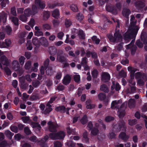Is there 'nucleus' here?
<instances>
[{
    "instance_id": "nucleus-46",
    "label": "nucleus",
    "mask_w": 147,
    "mask_h": 147,
    "mask_svg": "<svg viewBox=\"0 0 147 147\" xmlns=\"http://www.w3.org/2000/svg\"><path fill=\"white\" fill-rule=\"evenodd\" d=\"M114 117L108 115L106 117L105 119V121L107 122H109L114 120Z\"/></svg>"
},
{
    "instance_id": "nucleus-49",
    "label": "nucleus",
    "mask_w": 147,
    "mask_h": 147,
    "mask_svg": "<svg viewBox=\"0 0 147 147\" xmlns=\"http://www.w3.org/2000/svg\"><path fill=\"white\" fill-rule=\"evenodd\" d=\"M42 28L44 30H49L51 29V26L48 24H43Z\"/></svg>"
},
{
    "instance_id": "nucleus-24",
    "label": "nucleus",
    "mask_w": 147,
    "mask_h": 147,
    "mask_svg": "<svg viewBox=\"0 0 147 147\" xmlns=\"http://www.w3.org/2000/svg\"><path fill=\"white\" fill-rule=\"evenodd\" d=\"M140 37L141 40L144 44L145 45L147 44V36L145 32L142 33Z\"/></svg>"
},
{
    "instance_id": "nucleus-32",
    "label": "nucleus",
    "mask_w": 147,
    "mask_h": 147,
    "mask_svg": "<svg viewBox=\"0 0 147 147\" xmlns=\"http://www.w3.org/2000/svg\"><path fill=\"white\" fill-rule=\"evenodd\" d=\"M78 35L80 39H85V34L82 30L80 29L79 30Z\"/></svg>"
},
{
    "instance_id": "nucleus-36",
    "label": "nucleus",
    "mask_w": 147,
    "mask_h": 147,
    "mask_svg": "<svg viewBox=\"0 0 147 147\" xmlns=\"http://www.w3.org/2000/svg\"><path fill=\"white\" fill-rule=\"evenodd\" d=\"M91 133L93 136H96L98 133L99 130L96 127H94L91 130Z\"/></svg>"
},
{
    "instance_id": "nucleus-22",
    "label": "nucleus",
    "mask_w": 147,
    "mask_h": 147,
    "mask_svg": "<svg viewBox=\"0 0 147 147\" xmlns=\"http://www.w3.org/2000/svg\"><path fill=\"white\" fill-rule=\"evenodd\" d=\"M39 45H40L45 46H47L48 45L47 39L45 37L40 38L39 40Z\"/></svg>"
},
{
    "instance_id": "nucleus-55",
    "label": "nucleus",
    "mask_w": 147,
    "mask_h": 147,
    "mask_svg": "<svg viewBox=\"0 0 147 147\" xmlns=\"http://www.w3.org/2000/svg\"><path fill=\"white\" fill-rule=\"evenodd\" d=\"M4 70L6 74L8 76H11V70L7 67H5L4 68Z\"/></svg>"
},
{
    "instance_id": "nucleus-2",
    "label": "nucleus",
    "mask_w": 147,
    "mask_h": 147,
    "mask_svg": "<svg viewBox=\"0 0 147 147\" xmlns=\"http://www.w3.org/2000/svg\"><path fill=\"white\" fill-rule=\"evenodd\" d=\"M113 130L116 132H118L121 130L125 131L126 127L125 123L123 120H120L119 123L115 125L113 127Z\"/></svg>"
},
{
    "instance_id": "nucleus-51",
    "label": "nucleus",
    "mask_w": 147,
    "mask_h": 147,
    "mask_svg": "<svg viewBox=\"0 0 147 147\" xmlns=\"http://www.w3.org/2000/svg\"><path fill=\"white\" fill-rule=\"evenodd\" d=\"M74 80L75 82L77 83H79L80 81V76L79 75H75L74 76Z\"/></svg>"
},
{
    "instance_id": "nucleus-16",
    "label": "nucleus",
    "mask_w": 147,
    "mask_h": 147,
    "mask_svg": "<svg viewBox=\"0 0 147 147\" xmlns=\"http://www.w3.org/2000/svg\"><path fill=\"white\" fill-rule=\"evenodd\" d=\"M128 29L135 32L136 33H137L139 28L136 25V23L135 22H132L131 23Z\"/></svg>"
},
{
    "instance_id": "nucleus-10",
    "label": "nucleus",
    "mask_w": 147,
    "mask_h": 147,
    "mask_svg": "<svg viewBox=\"0 0 147 147\" xmlns=\"http://www.w3.org/2000/svg\"><path fill=\"white\" fill-rule=\"evenodd\" d=\"M111 76L107 72H103L101 75V80L104 83L108 82L110 79Z\"/></svg>"
},
{
    "instance_id": "nucleus-59",
    "label": "nucleus",
    "mask_w": 147,
    "mask_h": 147,
    "mask_svg": "<svg viewBox=\"0 0 147 147\" xmlns=\"http://www.w3.org/2000/svg\"><path fill=\"white\" fill-rule=\"evenodd\" d=\"M24 132L27 135H29L31 134V131L28 127H26L24 128Z\"/></svg>"
},
{
    "instance_id": "nucleus-53",
    "label": "nucleus",
    "mask_w": 147,
    "mask_h": 147,
    "mask_svg": "<svg viewBox=\"0 0 147 147\" xmlns=\"http://www.w3.org/2000/svg\"><path fill=\"white\" fill-rule=\"evenodd\" d=\"M76 18L79 21H81L84 18V16L82 14L78 13L76 15Z\"/></svg>"
},
{
    "instance_id": "nucleus-11",
    "label": "nucleus",
    "mask_w": 147,
    "mask_h": 147,
    "mask_svg": "<svg viewBox=\"0 0 147 147\" xmlns=\"http://www.w3.org/2000/svg\"><path fill=\"white\" fill-rule=\"evenodd\" d=\"M48 139L49 136L47 135H46L44 136L43 138L38 140L37 142V144L42 147H45L46 146V141Z\"/></svg>"
},
{
    "instance_id": "nucleus-30",
    "label": "nucleus",
    "mask_w": 147,
    "mask_h": 147,
    "mask_svg": "<svg viewBox=\"0 0 147 147\" xmlns=\"http://www.w3.org/2000/svg\"><path fill=\"white\" fill-rule=\"evenodd\" d=\"M24 13L26 16L29 17L30 15H32V13L30 8H27L24 11Z\"/></svg>"
},
{
    "instance_id": "nucleus-26",
    "label": "nucleus",
    "mask_w": 147,
    "mask_h": 147,
    "mask_svg": "<svg viewBox=\"0 0 147 147\" xmlns=\"http://www.w3.org/2000/svg\"><path fill=\"white\" fill-rule=\"evenodd\" d=\"M81 123L83 125L86 124L88 122L87 116L85 114L83 115L82 118L80 120Z\"/></svg>"
},
{
    "instance_id": "nucleus-25",
    "label": "nucleus",
    "mask_w": 147,
    "mask_h": 147,
    "mask_svg": "<svg viewBox=\"0 0 147 147\" xmlns=\"http://www.w3.org/2000/svg\"><path fill=\"white\" fill-rule=\"evenodd\" d=\"M43 14V19L44 20H47L49 19L51 15V13L49 11H45Z\"/></svg>"
},
{
    "instance_id": "nucleus-34",
    "label": "nucleus",
    "mask_w": 147,
    "mask_h": 147,
    "mask_svg": "<svg viewBox=\"0 0 147 147\" xmlns=\"http://www.w3.org/2000/svg\"><path fill=\"white\" fill-rule=\"evenodd\" d=\"M100 90L105 92L108 93L109 92V90L105 84H102L100 86Z\"/></svg>"
},
{
    "instance_id": "nucleus-35",
    "label": "nucleus",
    "mask_w": 147,
    "mask_h": 147,
    "mask_svg": "<svg viewBox=\"0 0 147 147\" xmlns=\"http://www.w3.org/2000/svg\"><path fill=\"white\" fill-rule=\"evenodd\" d=\"M136 5L137 8L139 9H141L143 8L145 6V4L142 1H139L136 3Z\"/></svg>"
},
{
    "instance_id": "nucleus-58",
    "label": "nucleus",
    "mask_w": 147,
    "mask_h": 147,
    "mask_svg": "<svg viewBox=\"0 0 147 147\" xmlns=\"http://www.w3.org/2000/svg\"><path fill=\"white\" fill-rule=\"evenodd\" d=\"M27 16H26L25 15H21L20 16L19 19L21 21L25 22L27 21Z\"/></svg>"
},
{
    "instance_id": "nucleus-12",
    "label": "nucleus",
    "mask_w": 147,
    "mask_h": 147,
    "mask_svg": "<svg viewBox=\"0 0 147 147\" xmlns=\"http://www.w3.org/2000/svg\"><path fill=\"white\" fill-rule=\"evenodd\" d=\"M86 56L88 58H89L91 56L92 58L94 60L98 58L97 53L94 51H86Z\"/></svg>"
},
{
    "instance_id": "nucleus-6",
    "label": "nucleus",
    "mask_w": 147,
    "mask_h": 147,
    "mask_svg": "<svg viewBox=\"0 0 147 147\" xmlns=\"http://www.w3.org/2000/svg\"><path fill=\"white\" fill-rule=\"evenodd\" d=\"M48 128L49 131L53 133L57 131V128L59 127L57 123L53 122L52 121H49L47 123Z\"/></svg>"
},
{
    "instance_id": "nucleus-1",
    "label": "nucleus",
    "mask_w": 147,
    "mask_h": 147,
    "mask_svg": "<svg viewBox=\"0 0 147 147\" xmlns=\"http://www.w3.org/2000/svg\"><path fill=\"white\" fill-rule=\"evenodd\" d=\"M52 51L50 53V54L55 55L57 53V57L56 60L59 62L63 63L64 62H67V59L65 57L63 52L61 50L57 51L56 48H53L52 49Z\"/></svg>"
},
{
    "instance_id": "nucleus-20",
    "label": "nucleus",
    "mask_w": 147,
    "mask_h": 147,
    "mask_svg": "<svg viewBox=\"0 0 147 147\" xmlns=\"http://www.w3.org/2000/svg\"><path fill=\"white\" fill-rule=\"evenodd\" d=\"M35 3L39 8L41 9H44L45 7V4L41 0H35Z\"/></svg>"
},
{
    "instance_id": "nucleus-33",
    "label": "nucleus",
    "mask_w": 147,
    "mask_h": 147,
    "mask_svg": "<svg viewBox=\"0 0 147 147\" xmlns=\"http://www.w3.org/2000/svg\"><path fill=\"white\" fill-rule=\"evenodd\" d=\"M11 19L12 22L16 26H18V19L17 17H11Z\"/></svg>"
},
{
    "instance_id": "nucleus-19",
    "label": "nucleus",
    "mask_w": 147,
    "mask_h": 147,
    "mask_svg": "<svg viewBox=\"0 0 147 147\" xmlns=\"http://www.w3.org/2000/svg\"><path fill=\"white\" fill-rule=\"evenodd\" d=\"M121 88V86L117 82L115 84L114 82H112V85L111 87L112 90H113L115 89L116 91H119L120 90Z\"/></svg>"
},
{
    "instance_id": "nucleus-61",
    "label": "nucleus",
    "mask_w": 147,
    "mask_h": 147,
    "mask_svg": "<svg viewBox=\"0 0 147 147\" xmlns=\"http://www.w3.org/2000/svg\"><path fill=\"white\" fill-rule=\"evenodd\" d=\"M31 62L30 61H27L25 63L24 67L26 69H29L31 66Z\"/></svg>"
},
{
    "instance_id": "nucleus-23",
    "label": "nucleus",
    "mask_w": 147,
    "mask_h": 147,
    "mask_svg": "<svg viewBox=\"0 0 147 147\" xmlns=\"http://www.w3.org/2000/svg\"><path fill=\"white\" fill-rule=\"evenodd\" d=\"M12 67L15 71L18 70L20 69V65L17 61H14L12 63Z\"/></svg>"
},
{
    "instance_id": "nucleus-13",
    "label": "nucleus",
    "mask_w": 147,
    "mask_h": 147,
    "mask_svg": "<svg viewBox=\"0 0 147 147\" xmlns=\"http://www.w3.org/2000/svg\"><path fill=\"white\" fill-rule=\"evenodd\" d=\"M106 9L107 11L111 12L113 14H115L117 13V11L115 7L111 5H106Z\"/></svg>"
},
{
    "instance_id": "nucleus-29",
    "label": "nucleus",
    "mask_w": 147,
    "mask_h": 147,
    "mask_svg": "<svg viewBox=\"0 0 147 147\" xmlns=\"http://www.w3.org/2000/svg\"><path fill=\"white\" fill-rule=\"evenodd\" d=\"M125 111L124 109L119 108L118 111V114L120 118L123 117L125 115Z\"/></svg>"
},
{
    "instance_id": "nucleus-3",
    "label": "nucleus",
    "mask_w": 147,
    "mask_h": 147,
    "mask_svg": "<svg viewBox=\"0 0 147 147\" xmlns=\"http://www.w3.org/2000/svg\"><path fill=\"white\" fill-rule=\"evenodd\" d=\"M135 77L136 79H138V83L140 85H143L144 83V79L146 78L145 74L140 71L135 74Z\"/></svg>"
},
{
    "instance_id": "nucleus-41",
    "label": "nucleus",
    "mask_w": 147,
    "mask_h": 147,
    "mask_svg": "<svg viewBox=\"0 0 147 147\" xmlns=\"http://www.w3.org/2000/svg\"><path fill=\"white\" fill-rule=\"evenodd\" d=\"M5 30L7 34L9 35L11 34V33L12 31V29L9 26H7L5 28Z\"/></svg>"
},
{
    "instance_id": "nucleus-47",
    "label": "nucleus",
    "mask_w": 147,
    "mask_h": 147,
    "mask_svg": "<svg viewBox=\"0 0 147 147\" xmlns=\"http://www.w3.org/2000/svg\"><path fill=\"white\" fill-rule=\"evenodd\" d=\"M65 25L66 28L69 27L72 25V22L70 19H66L65 20Z\"/></svg>"
},
{
    "instance_id": "nucleus-18",
    "label": "nucleus",
    "mask_w": 147,
    "mask_h": 147,
    "mask_svg": "<svg viewBox=\"0 0 147 147\" xmlns=\"http://www.w3.org/2000/svg\"><path fill=\"white\" fill-rule=\"evenodd\" d=\"M119 138L124 141H127L129 138V137L125 132H122L119 134Z\"/></svg>"
},
{
    "instance_id": "nucleus-39",
    "label": "nucleus",
    "mask_w": 147,
    "mask_h": 147,
    "mask_svg": "<svg viewBox=\"0 0 147 147\" xmlns=\"http://www.w3.org/2000/svg\"><path fill=\"white\" fill-rule=\"evenodd\" d=\"M70 9L73 12H77L78 11V8L76 5L73 4L70 6Z\"/></svg>"
},
{
    "instance_id": "nucleus-28",
    "label": "nucleus",
    "mask_w": 147,
    "mask_h": 147,
    "mask_svg": "<svg viewBox=\"0 0 147 147\" xmlns=\"http://www.w3.org/2000/svg\"><path fill=\"white\" fill-rule=\"evenodd\" d=\"M128 105L130 109L134 108L135 106V101L134 99H130L128 101Z\"/></svg>"
},
{
    "instance_id": "nucleus-57",
    "label": "nucleus",
    "mask_w": 147,
    "mask_h": 147,
    "mask_svg": "<svg viewBox=\"0 0 147 147\" xmlns=\"http://www.w3.org/2000/svg\"><path fill=\"white\" fill-rule=\"evenodd\" d=\"M21 119L25 123H26L30 121V119L28 117H22Z\"/></svg>"
},
{
    "instance_id": "nucleus-62",
    "label": "nucleus",
    "mask_w": 147,
    "mask_h": 147,
    "mask_svg": "<svg viewBox=\"0 0 147 147\" xmlns=\"http://www.w3.org/2000/svg\"><path fill=\"white\" fill-rule=\"evenodd\" d=\"M136 45L139 48H142L143 46V44L140 40H137L136 42Z\"/></svg>"
},
{
    "instance_id": "nucleus-38",
    "label": "nucleus",
    "mask_w": 147,
    "mask_h": 147,
    "mask_svg": "<svg viewBox=\"0 0 147 147\" xmlns=\"http://www.w3.org/2000/svg\"><path fill=\"white\" fill-rule=\"evenodd\" d=\"M98 96L99 99L100 100H103L106 98V95L105 94L102 92L100 93Z\"/></svg>"
},
{
    "instance_id": "nucleus-48",
    "label": "nucleus",
    "mask_w": 147,
    "mask_h": 147,
    "mask_svg": "<svg viewBox=\"0 0 147 147\" xmlns=\"http://www.w3.org/2000/svg\"><path fill=\"white\" fill-rule=\"evenodd\" d=\"M11 130L15 133L18 132V128L17 126L15 125H11L10 127Z\"/></svg>"
},
{
    "instance_id": "nucleus-8",
    "label": "nucleus",
    "mask_w": 147,
    "mask_h": 147,
    "mask_svg": "<svg viewBox=\"0 0 147 147\" xmlns=\"http://www.w3.org/2000/svg\"><path fill=\"white\" fill-rule=\"evenodd\" d=\"M11 43V42L10 39H5V42H0V48H7L10 46Z\"/></svg>"
},
{
    "instance_id": "nucleus-5",
    "label": "nucleus",
    "mask_w": 147,
    "mask_h": 147,
    "mask_svg": "<svg viewBox=\"0 0 147 147\" xmlns=\"http://www.w3.org/2000/svg\"><path fill=\"white\" fill-rule=\"evenodd\" d=\"M50 138L53 140L63 139L65 136V133L62 131H60L54 133H50L49 135Z\"/></svg>"
},
{
    "instance_id": "nucleus-42",
    "label": "nucleus",
    "mask_w": 147,
    "mask_h": 147,
    "mask_svg": "<svg viewBox=\"0 0 147 147\" xmlns=\"http://www.w3.org/2000/svg\"><path fill=\"white\" fill-rule=\"evenodd\" d=\"M39 40L38 38L36 37H33L32 42L33 44L36 46L38 45L39 44Z\"/></svg>"
},
{
    "instance_id": "nucleus-54",
    "label": "nucleus",
    "mask_w": 147,
    "mask_h": 147,
    "mask_svg": "<svg viewBox=\"0 0 147 147\" xmlns=\"http://www.w3.org/2000/svg\"><path fill=\"white\" fill-rule=\"evenodd\" d=\"M11 14L15 16H17L16 8L14 6L11 8Z\"/></svg>"
},
{
    "instance_id": "nucleus-17",
    "label": "nucleus",
    "mask_w": 147,
    "mask_h": 147,
    "mask_svg": "<svg viewBox=\"0 0 147 147\" xmlns=\"http://www.w3.org/2000/svg\"><path fill=\"white\" fill-rule=\"evenodd\" d=\"M71 79V76L69 74H67L63 78L62 80L63 83L65 85H67L70 83Z\"/></svg>"
},
{
    "instance_id": "nucleus-56",
    "label": "nucleus",
    "mask_w": 147,
    "mask_h": 147,
    "mask_svg": "<svg viewBox=\"0 0 147 147\" xmlns=\"http://www.w3.org/2000/svg\"><path fill=\"white\" fill-rule=\"evenodd\" d=\"M83 136L86 143H88L89 142V139L88 138V133L87 132H84L83 134Z\"/></svg>"
},
{
    "instance_id": "nucleus-15",
    "label": "nucleus",
    "mask_w": 147,
    "mask_h": 147,
    "mask_svg": "<svg viewBox=\"0 0 147 147\" xmlns=\"http://www.w3.org/2000/svg\"><path fill=\"white\" fill-rule=\"evenodd\" d=\"M0 62L3 65L8 66L9 64V62L7 58L5 55L1 56L0 58Z\"/></svg>"
},
{
    "instance_id": "nucleus-21",
    "label": "nucleus",
    "mask_w": 147,
    "mask_h": 147,
    "mask_svg": "<svg viewBox=\"0 0 147 147\" xmlns=\"http://www.w3.org/2000/svg\"><path fill=\"white\" fill-rule=\"evenodd\" d=\"M131 13V11L129 9L125 7L123 9L122 14L123 16L126 18H128Z\"/></svg>"
},
{
    "instance_id": "nucleus-14",
    "label": "nucleus",
    "mask_w": 147,
    "mask_h": 147,
    "mask_svg": "<svg viewBox=\"0 0 147 147\" xmlns=\"http://www.w3.org/2000/svg\"><path fill=\"white\" fill-rule=\"evenodd\" d=\"M127 69L130 72V76L131 79V80L134 79L135 76V72L137 71H139V70L130 66L127 67Z\"/></svg>"
},
{
    "instance_id": "nucleus-44",
    "label": "nucleus",
    "mask_w": 147,
    "mask_h": 147,
    "mask_svg": "<svg viewBox=\"0 0 147 147\" xmlns=\"http://www.w3.org/2000/svg\"><path fill=\"white\" fill-rule=\"evenodd\" d=\"M37 6L34 5H33L32 6V15H34L38 12V9L36 6Z\"/></svg>"
},
{
    "instance_id": "nucleus-27",
    "label": "nucleus",
    "mask_w": 147,
    "mask_h": 147,
    "mask_svg": "<svg viewBox=\"0 0 147 147\" xmlns=\"http://www.w3.org/2000/svg\"><path fill=\"white\" fill-rule=\"evenodd\" d=\"M60 15L59 11L58 9H56L53 12L52 15L53 17L56 19H58Z\"/></svg>"
},
{
    "instance_id": "nucleus-50",
    "label": "nucleus",
    "mask_w": 147,
    "mask_h": 147,
    "mask_svg": "<svg viewBox=\"0 0 147 147\" xmlns=\"http://www.w3.org/2000/svg\"><path fill=\"white\" fill-rule=\"evenodd\" d=\"M40 84V82L38 80H36L33 81L32 85L35 88H37L38 86Z\"/></svg>"
},
{
    "instance_id": "nucleus-4",
    "label": "nucleus",
    "mask_w": 147,
    "mask_h": 147,
    "mask_svg": "<svg viewBox=\"0 0 147 147\" xmlns=\"http://www.w3.org/2000/svg\"><path fill=\"white\" fill-rule=\"evenodd\" d=\"M114 36L111 34H107V36L109 40L111 42H116V40H119L122 39V37L121 35L119 33V30H118L115 31V32L114 34Z\"/></svg>"
},
{
    "instance_id": "nucleus-37",
    "label": "nucleus",
    "mask_w": 147,
    "mask_h": 147,
    "mask_svg": "<svg viewBox=\"0 0 147 147\" xmlns=\"http://www.w3.org/2000/svg\"><path fill=\"white\" fill-rule=\"evenodd\" d=\"M129 49H131V54L132 55H135L136 51L137 49V47L135 45H134L131 46Z\"/></svg>"
},
{
    "instance_id": "nucleus-7",
    "label": "nucleus",
    "mask_w": 147,
    "mask_h": 147,
    "mask_svg": "<svg viewBox=\"0 0 147 147\" xmlns=\"http://www.w3.org/2000/svg\"><path fill=\"white\" fill-rule=\"evenodd\" d=\"M137 33L131 30L128 29L124 36V39L125 40L135 38Z\"/></svg>"
},
{
    "instance_id": "nucleus-40",
    "label": "nucleus",
    "mask_w": 147,
    "mask_h": 147,
    "mask_svg": "<svg viewBox=\"0 0 147 147\" xmlns=\"http://www.w3.org/2000/svg\"><path fill=\"white\" fill-rule=\"evenodd\" d=\"M123 43L121 42L118 45L115 47V49L117 51H119L121 50L123 48Z\"/></svg>"
},
{
    "instance_id": "nucleus-45",
    "label": "nucleus",
    "mask_w": 147,
    "mask_h": 147,
    "mask_svg": "<svg viewBox=\"0 0 147 147\" xmlns=\"http://www.w3.org/2000/svg\"><path fill=\"white\" fill-rule=\"evenodd\" d=\"M47 106L49 107L46 108L44 111V113L46 114L49 113L52 110V109L51 107V106L50 105L47 104Z\"/></svg>"
},
{
    "instance_id": "nucleus-60",
    "label": "nucleus",
    "mask_w": 147,
    "mask_h": 147,
    "mask_svg": "<svg viewBox=\"0 0 147 147\" xmlns=\"http://www.w3.org/2000/svg\"><path fill=\"white\" fill-rule=\"evenodd\" d=\"M98 73V71L95 69L93 70L92 72V75L93 78H96L97 77V75Z\"/></svg>"
},
{
    "instance_id": "nucleus-64",
    "label": "nucleus",
    "mask_w": 147,
    "mask_h": 147,
    "mask_svg": "<svg viewBox=\"0 0 147 147\" xmlns=\"http://www.w3.org/2000/svg\"><path fill=\"white\" fill-rule=\"evenodd\" d=\"M54 147H61L62 144L61 142L59 141H56L54 143Z\"/></svg>"
},
{
    "instance_id": "nucleus-31",
    "label": "nucleus",
    "mask_w": 147,
    "mask_h": 147,
    "mask_svg": "<svg viewBox=\"0 0 147 147\" xmlns=\"http://www.w3.org/2000/svg\"><path fill=\"white\" fill-rule=\"evenodd\" d=\"M128 124L130 126L135 125L137 123V120L136 119L128 120Z\"/></svg>"
},
{
    "instance_id": "nucleus-9",
    "label": "nucleus",
    "mask_w": 147,
    "mask_h": 147,
    "mask_svg": "<svg viewBox=\"0 0 147 147\" xmlns=\"http://www.w3.org/2000/svg\"><path fill=\"white\" fill-rule=\"evenodd\" d=\"M69 108H66L65 107L63 106L57 107L55 108V110L57 111L63 113L66 112V114L68 115L69 114Z\"/></svg>"
},
{
    "instance_id": "nucleus-63",
    "label": "nucleus",
    "mask_w": 147,
    "mask_h": 147,
    "mask_svg": "<svg viewBox=\"0 0 147 147\" xmlns=\"http://www.w3.org/2000/svg\"><path fill=\"white\" fill-rule=\"evenodd\" d=\"M64 33L62 32H59L57 34V37L60 40H62Z\"/></svg>"
},
{
    "instance_id": "nucleus-52",
    "label": "nucleus",
    "mask_w": 147,
    "mask_h": 147,
    "mask_svg": "<svg viewBox=\"0 0 147 147\" xmlns=\"http://www.w3.org/2000/svg\"><path fill=\"white\" fill-rule=\"evenodd\" d=\"M25 59V58L23 56H22L20 57L19 61L20 65H23L24 64Z\"/></svg>"
},
{
    "instance_id": "nucleus-43",
    "label": "nucleus",
    "mask_w": 147,
    "mask_h": 147,
    "mask_svg": "<svg viewBox=\"0 0 147 147\" xmlns=\"http://www.w3.org/2000/svg\"><path fill=\"white\" fill-rule=\"evenodd\" d=\"M5 134L7 136L9 139H11L12 136L14 135V134L12 133L9 130H7L5 131Z\"/></svg>"
}]
</instances>
